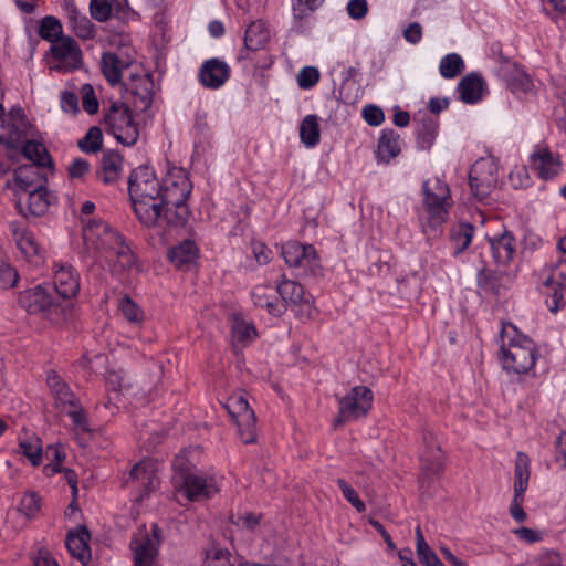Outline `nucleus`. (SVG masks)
Instances as JSON below:
<instances>
[{"label":"nucleus","mask_w":566,"mask_h":566,"mask_svg":"<svg viewBox=\"0 0 566 566\" xmlns=\"http://www.w3.org/2000/svg\"><path fill=\"white\" fill-rule=\"evenodd\" d=\"M129 197L138 220L146 227L158 222L161 186L154 171L148 167L136 168L128 181Z\"/></svg>","instance_id":"nucleus-1"},{"label":"nucleus","mask_w":566,"mask_h":566,"mask_svg":"<svg viewBox=\"0 0 566 566\" xmlns=\"http://www.w3.org/2000/svg\"><path fill=\"white\" fill-rule=\"evenodd\" d=\"M104 124L106 130L125 146L134 145L139 137V128L133 120L128 106L124 103H112L104 115Z\"/></svg>","instance_id":"nucleus-2"},{"label":"nucleus","mask_w":566,"mask_h":566,"mask_svg":"<svg viewBox=\"0 0 566 566\" xmlns=\"http://www.w3.org/2000/svg\"><path fill=\"white\" fill-rule=\"evenodd\" d=\"M120 239L122 237L102 220H91L83 228L86 250L98 254L101 259L108 256L120 243Z\"/></svg>","instance_id":"nucleus-3"},{"label":"nucleus","mask_w":566,"mask_h":566,"mask_svg":"<svg viewBox=\"0 0 566 566\" xmlns=\"http://www.w3.org/2000/svg\"><path fill=\"white\" fill-rule=\"evenodd\" d=\"M46 184V177L42 169L34 164L19 166L13 171V178L8 179L6 188L11 189L15 197V207L21 214H25L23 209L24 195L36 190Z\"/></svg>","instance_id":"nucleus-4"},{"label":"nucleus","mask_w":566,"mask_h":566,"mask_svg":"<svg viewBox=\"0 0 566 566\" xmlns=\"http://www.w3.org/2000/svg\"><path fill=\"white\" fill-rule=\"evenodd\" d=\"M223 407L235 421L241 440L245 444L255 442L256 417L247 398L242 394L232 395L223 402Z\"/></svg>","instance_id":"nucleus-5"},{"label":"nucleus","mask_w":566,"mask_h":566,"mask_svg":"<svg viewBox=\"0 0 566 566\" xmlns=\"http://www.w3.org/2000/svg\"><path fill=\"white\" fill-rule=\"evenodd\" d=\"M371 402L373 392L368 387H354L339 400V412L334 420V427H340L346 422L366 416L371 408Z\"/></svg>","instance_id":"nucleus-6"},{"label":"nucleus","mask_w":566,"mask_h":566,"mask_svg":"<svg viewBox=\"0 0 566 566\" xmlns=\"http://www.w3.org/2000/svg\"><path fill=\"white\" fill-rule=\"evenodd\" d=\"M160 532L159 526L153 524L150 532L144 525L134 533L130 549L134 553L135 566H151L154 564L160 545Z\"/></svg>","instance_id":"nucleus-7"},{"label":"nucleus","mask_w":566,"mask_h":566,"mask_svg":"<svg viewBox=\"0 0 566 566\" xmlns=\"http://www.w3.org/2000/svg\"><path fill=\"white\" fill-rule=\"evenodd\" d=\"M282 255L289 266L300 269L304 275L317 276L322 273L317 252L311 244L287 242L282 248Z\"/></svg>","instance_id":"nucleus-8"},{"label":"nucleus","mask_w":566,"mask_h":566,"mask_svg":"<svg viewBox=\"0 0 566 566\" xmlns=\"http://www.w3.org/2000/svg\"><path fill=\"white\" fill-rule=\"evenodd\" d=\"M424 205L436 222L446 221L451 197L448 185L438 177L429 178L423 184Z\"/></svg>","instance_id":"nucleus-9"},{"label":"nucleus","mask_w":566,"mask_h":566,"mask_svg":"<svg viewBox=\"0 0 566 566\" xmlns=\"http://www.w3.org/2000/svg\"><path fill=\"white\" fill-rule=\"evenodd\" d=\"M471 191L479 200L485 199L497 184V167L490 158H481L470 169Z\"/></svg>","instance_id":"nucleus-10"},{"label":"nucleus","mask_w":566,"mask_h":566,"mask_svg":"<svg viewBox=\"0 0 566 566\" xmlns=\"http://www.w3.org/2000/svg\"><path fill=\"white\" fill-rule=\"evenodd\" d=\"M276 292L282 300L303 319H310L316 310L308 297H305L304 287L292 280H282Z\"/></svg>","instance_id":"nucleus-11"},{"label":"nucleus","mask_w":566,"mask_h":566,"mask_svg":"<svg viewBox=\"0 0 566 566\" xmlns=\"http://www.w3.org/2000/svg\"><path fill=\"white\" fill-rule=\"evenodd\" d=\"M51 52L54 59V64L51 66L53 70L70 72L78 69L82 64L81 50L70 36H63L52 43Z\"/></svg>","instance_id":"nucleus-12"},{"label":"nucleus","mask_w":566,"mask_h":566,"mask_svg":"<svg viewBox=\"0 0 566 566\" xmlns=\"http://www.w3.org/2000/svg\"><path fill=\"white\" fill-rule=\"evenodd\" d=\"M542 285L548 290L549 297L546 300L548 308L557 312L563 301L560 289H566V259L559 260L553 269L544 273Z\"/></svg>","instance_id":"nucleus-13"},{"label":"nucleus","mask_w":566,"mask_h":566,"mask_svg":"<svg viewBox=\"0 0 566 566\" xmlns=\"http://www.w3.org/2000/svg\"><path fill=\"white\" fill-rule=\"evenodd\" d=\"M530 166L542 179H551L558 175L562 161L558 154L545 146H537L530 156Z\"/></svg>","instance_id":"nucleus-14"},{"label":"nucleus","mask_w":566,"mask_h":566,"mask_svg":"<svg viewBox=\"0 0 566 566\" xmlns=\"http://www.w3.org/2000/svg\"><path fill=\"white\" fill-rule=\"evenodd\" d=\"M500 347L502 354H515L516 352H528L534 354L536 346L534 342L520 333L512 324H503L500 334Z\"/></svg>","instance_id":"nucleus-15"},{"label":"nucleus","mask_w":566,"mask_h":566,"mask_svg":"<svg viewBox=\"0 0 566 566\" xmlns=\"http://www.w3.org/2000/svg\"><path fill=\"white\" fill-rule=\"evenodd\" d=\"M133 96V107L137 112H146L153 103V81L148 75H132L129 83H124Z\"/></svg>","instance_id":"nucleus-16"},{"label":"nucleus","mask_w":566,"mask_h":566,"mask_svg":"<svg viewBox=\"0 0 566 566\" xmlns=\"http://www.w3.org/2000/svg\"><path fill=\"white\" fill-rule=\"evenodd\" d=\"M191 188L189 179L184 174H179L174 179L167 181L164 188L161 187L160 207L186 205Z\"/></svg>","instance_id":"nucleus-17"},{"label":"nucleus","mask_w":566,"mask_h":566,"mask_svg":"<svg viewBox=\"0 0 566 566\" xmlns=\"http://www.w3.org/2000/svg\"><path fill=\"white\" fill-rule=\"evenodd\" d=\"M182 488L190 501L207 499L218 492L212 476L207 478L195 473H188L184 476Z\"/></svg>","instance_id":"nucleus-18"},{"label":"nucleus","mask_w":566,"mask_h":566,"mask_svg":"<svg viewBox=\"0 0 566 566\" xmlns=\"http://www.w3.org/2000/svg\"><path fill=\"white\" fill-rule=\"evenodd\" d=\"M230 67L223 61L211 59L206 61L200 69V81L209 88H219L229 78Z\"/></svg>","instance_id":"nucleus-19"},{"label":"nucleus","mask_w":566,"mask_h":566,"mask_svg":"<svg viewBox=\"0 0 566 566\" xmlns=\"http://www.w3.org/2000/svg\"><path fill=\"white\" fill-rule=\"evenodd\" d=\"M54 286L63 298L75 297L80 291V276L70 264L60 265L54 273Z\"/></svg>","instance_id":"nucleus-20"},{"label":"nucleus","mask_w":566,"mask_h":566,"mask_svg":"<svg viewBox=\"0 0 566 566\" xmlns=\"http://www.w3.org/2000/svg\"><path fill=\"white\" fill-rule=\"evenodd\" d=\"M90 537L88 530L82 525L74 531H70L65 541L70 554L83 565H86L91 559Z\"/></svg>","instance_id":"nucleus-21"},{"label":"nucleus","mask_w":566,"mask_h":566,"mask_svg":"<svg viewBox=\"0 0 566 566\" xmlns=\"http://www.w3.org/2000/svg\"><path fill=\"white\" fill-rule=\"evenodd\" d=\"M19 303L31 314L44 313L52 308L56 310L52 305L51 296L41 286H35L21 293Z\"/></svg>","instance_id":"nucleus-22"},{"label":"nucleus","mask_w":566,"mask_h":566,"mask_svg":"<svg viewBox=\"0 0 566 566\" xmlns=\"http://www.w3.org/2000/svg\"><path fill=\"white\" fill-rule=\"evenodd\" d=\"M46 382L51 394L55 398L56 406L62 408V410L74 406V403L78 401L69 385L63 381L55 370L48 371Z\"/></svg>","instance_id":"nucleus-23"},{"label":"nucleus","mask_w":566,"mask_h":566,"mask_svg":"<svg viewBox=\"0 0 566 566\" xmlns=\"http://www.w3.org/2000/svg\"><path fill=\"white\" fill-rule=\"evenodd\" d=\"M501 74L507 87L514 94H525L532 91L533 83L528 75L515 64L506 63L501 69Z\"/></svg>","instance_id":"nucleus-24"},{"label":"nucleus","mask_w":566,"mask_h":566,"mask_svg":"<svg viewBox=\"0 0 566 566\" xmlns=\"http://www.w3.org/2000/svg\"><path fill=\"white\" fill-rule=\"evenodd\" d=\"M104 259L109 264L111 270L116 274L129 272L136 265L135 255L129 247L124 243L123 239H120V243L113 249V252Z\"/></svg>","instance_id":"nucleus-25"},{"label":"nucleus","mask_w":566,"mask_h":566,"mask_svg":"<svg viewBox=\"0 0 566 566\" xmlns=\"http://www.w3.org/2000/svg\"><path fill=\"white\" fill-rule=\"evenodd\" d=\"M156 464L151 460H142L133 467L129 473V479L137 482L148 494L156 486Z\"/></svg>","instance_id":"nucleus-26"},{"label":"nucleus","mask_w":566,"mask_h":566,"mask_svg":"<svg viewBox=\"0 0 566 566\" xmlns=\"http://www.w3.org/2000/svg\"><path fill=\"white\" fill-rule=\"evenodd\" d=\"M198 258L195 242L185 240L169 251V259L179 270H188Z\"/></svg>","instance_id":"nucleus-27"},{"label":"nucleus","mask_w":566,"mask_h":566,"mask_svg":"<svg viewBox=\"0 0 566 566\" xmlns=\"http://www.w3.org/2000/svg\"><path fill=\"white\" fill-rule=\"evenodd\" d=\"M252 297L255 305L265 307L272 315L279 316L284 311V304L273 295V287L270 284H258L252 292Z\"/></svg>","instance_id":"nucleus-28"},{"label":"nucleus","mask_w":566,"mask_h":566,"mask_svg":"<svg viewBox=\"0 0 566 566\" xmlns=\"http://www.w3.org/2000/svg\"><path fill=\"white\" fill-rule=\"evenodd\" d=\"M202 566H247V564L237 562L227 548L211 542L205 549Z\"/></svg>","instance_id":"nucleus-29"},{"label":"nucleus","mask_w":566,"mask_h":566,"mask_svg":"<svg viewBox=\"0 0 566 566\" xmlns=\"http://www.w3.org/2000/svg\"><path fill=\"white\" fill-rule=\"evenodd\" d=\"M49 206L50 198L45 185L23 197L24 216L28 213L31 216H42L48 211Z\"/></svg>","instance_id":"nucleus-30"},{"label":"nucleus","mask_w":566,"mask_h":566,"mask_svg":"<svg viewBox=\"0 0 566 566\" xmlns=\"http://www.w3.org/2000/svg\"><path fill=\"white\" fill-rule=\"evenodd\" d=\"M129 65L115 53H104L101 60V67L104 76L111 85H116L122 80V73Z\"/></svg>","instance_id":"nucleus-31"},{"label":"nucleus","mask_w":566,"mask_h":566,"mask_svg":"<svg viewBox=\"0 0 566 566\" xmlns=\"http://www.w3.org/2000/svg\"><path fill=\"white\" fill-rule=\"evenodd\" d=\"M494 261L497 264L509 263L515 252L514 238L512 234L504 232L497 238L490 239Z\"/></svg>","instance_id":"nucleus-32"},{"label":"nucleus","mask_w":566,"mask_h":566,"mask_svg":"<svg viewBox=\"0 0 566 566\" xmlns=\"http://www.w3.org/2000/svg\"><path fill=\"white\" fill-rule=\"evenodd\" d=\"M158 222L155 226L160 227H180L184 226L189 217L187 205L181 206H161L159 209Z\"/></svg>","instance_id":"nucleus-33"},{"label":"nucleus","mask_w":566,"mask_h":566,"mask_svg":"<svg viewBox=\"0 0 566 566\" xmlns=\"http://www.w3.org/2000/svg\"><path fill=\"white\" fill-rule=\"evenodd\" d=\"M482 78L476 74L465 75L459 83L458 90L464 103H475L482 95Z\"/></svg>","instance_id":"nucleus-34"},{"label":"nucleus","mask_w":566,"mask_h":566,"mask_svg":"<svg viewBox=\"0 0 566 566\" xmlns=\"http://www.w3.org/2000/svg\"><path fill=\"white\" fill-rule=\"evenodd\" d=\"M11 229L17 245L22 254L28 259L36 256L39 253V245L35 242L34 235L28 229L15 223L11 224Z\"/></svg>","instance_id":"nucleus-35"},{"label":"nucleus","mask_w":566,"mask_h":566,"mask_svg":"<svg viewBox=\"0 0 566 566\" xmlns=\"http://www.w3.org/2000/svg\"><path fill=\"white\" fill-rule=\"evenodd\" d=\"M399 136L392 130L384 132L378 140L377 156L380 161L389 163L400 153Z\"/></svg>","instance_id":"nucleus-36"},{"label":"nucleus","mask_w":566,"mask_h":566,"mask_svg":"<svg viewBox=\"0 0 566 566\" xmlns=\"http://www.w3.org/2000/svg\"><path fill=\"white\" fill-rule=\"evenodd\" d=\"M123 158L117 153L104 154L99 178L104 184H112L119 177Z\"/></svg>","instance_id":"nucleus-37"},{"label":"nucleus","mask_w":566,"mask_h":566,"mask_svg":"<svg viewBox=\"0 0 566 566\" xmlns=\"http://www.w3.org/2000/svg\"><path fill=\"white\" fill-rule=\"evenodd\" d=\"M536 356H501L503 369L511 375L528 373L535 365Z\"/></svg>","instance_id":"nucleus-38"},{"label":"nucleus","mask_w":566,"mask_h":566,"mask_svg":"<svg viewBox=\"0 0 566 566\" xmlns=\"http://www.w3.org/2000/svg\"><path fill=\"white\" fill-rule=\"evenodd\" d=\"M269 36L270 34L263 22H252L245 31L244 45L249 50L256 51L266 43Z\"/></svg>","instance_id":"nucleus-39"},{"label":"nucleus","mask_w":566,"mask_h":566,"mask_svg":"<svg viewBox=\"0 0 566 566\" xmlns=\"http://www.w3.org/2000/svg\"><path fill=\"white\" fill-rule=\"evenodd\" d=\"M256 331L254 326L243 319H235L232 327V345L235 349L242 350L244 346L254 339Z\"/></svg>","instance_id":"nucleus-40"},{"label":"nucleus","mask_w":566,"mask_h":566,"mask_svg":"<svg viewBox=\"0 0 566 566\" xmlns=\"http://www.w3.org/2000/svg\"><path fill=\"white\" fill-rule=\"evenodd\" d=\"M514 493H524L530 480V458L524 452H518L515 460Z\"/></svg>","instance_id":"nucleus-41"},{"label":"nucleus","mask_w":566,"mask_h":566,"mask_svg":"<svg viewBox=\"0 0 566 566\" xmlns=\"http://www.w3.org/2000/svg\"><path fill=\"white\" fill-rule=\"evenodd\" d=\"M300 137L307 147H314L319 142V124L316 115H307L301 123Z\"/></svg>","instance_id":"nucleus-42"},{"label":"nucleus","mask_w":566,"mask_h":566,"mask_svg":"<svg viewBox=\"0 0 566 566\" xmlns=\"http://www.w3.org/2000/svg\"><path fill=\"white\" fill-rule=\"evenodd\" d=\"M19 452L25 455L33 467L42 462V441L38 437H31L19 442Z\"/></svg>","instance_id":"nucleus-43"},{"label":"nucleus","mask_w":566,"mask_h":566,"mask_svg":"<svg viewBox=\"0 0 566 566\" xmlns=\"http://www.w3.org/2000/svg\"><path fill=\"white\" fill-rule=\"evenodd\" d=\"M23 155L36 167H44L51 164L50 155L44 146L36 142H27L22 148Z\"/></svg>","instance_id":"nucleus-44"},{"label":"nucleus","mask_w":566,"mask_h":566,"mask_svg":"<svg viewBox=\"0 0 566 566\" xmlns=\"http://www.w3.org/2000/svg\"><path fill=\"white\" fill-rule=\"evenodd\" d=\"M78 147L82 151L87 154L97 153L103 145L102 130L97 126H93L88 129L86 135L78 140Z\"/></svg>","instance_id":"nucleus-45"},{"label":"nucleus","mask_w":566,"mask_h":566,"mask_svg":"<svg viewBox=\"0 0 566 566\" xmlns=\"http://www.w3.org/2000/svg\"><path fill=\"white\" fill-rule=\"evenodd\" d=\"M439 69L443 77L453 78L463 71L464 63L460 55L451 53L441 60Z\"/></svg>","instance_id":"nucleus-46"},{"label":"nucleus","mask_w":566,"mask_h":566,"mask_svg":"<svg viewBox=\"0 0 566 566\" xmlns=\"http://www.w3.org/2000/svg\"><path fill=\"white\" fill-rule=\"evenodd\" d=\"M39 34L43 40L54 43L63 38L62 24L54 17H45L41 22Z\"/></svg>","instance_id":"nucleus-47"},{"label":"nucleus","mask_w":566,"mask_h":566,"mask_svg":"<svg viewBox=\"0 0 566 566\" xmlns=\"http://www.w3.org/2000/svg\"><path fill=\"white\" fill-rule=\"evenodd\" d=\"M18 273L14 268L8 262L2 248L0 247V287H13L18 281Z\"/></svg>","instance_id":"nucleus-48"},{"label":"nucleus","mask_w":566,"mask_h":566,"mask_svg":"<svg viewBox=\"0 0 566 566\" xmlns=\"http://www.w3.org/2000/svg\"><path fill=\"white\" fill-rule=\"evenodd\" d=\"M118 307L128 322L139 324L144 321L143 310L128 295L120 298Z\"/></svg>","instance_id":"nucleus-49"},{"label":"nucleus","mask_w":566,"mask_h":566,"mask_svg":"<svg viewBox=\"0 0 566 566\" xmlns=\"http://www.w3.org/2000/svg\"><path fill=\"white\" fill-rule=\"evenodd\" d=\"M473 227L469 223H462L453 232L452 240L455 243L457 253L463 252L471 243L473 237Z\"/></svg>","instance_id":"nucleus-50"},{"label":"nucleus","mask_w":566,"mask_h":566,"mask_svg":"<svg viewBox=\"0 0 566 566\" xmlns=\"http://www.w3.org/2000/svg\"><path fill=\"white\" fill-rule=\"evenodd\" d=\"M337 485L339 486L344 497L357 510V512L361 513L366 510V505L359 499L357 492L344 479H338Z\"/></svg>","instance_id":"nucleus-51"},{"label":"nucleus","mask_w":566,"mask_h":566,"mask_svg":"<svg viewBox=\"0 0 566 566\" xmlns=\"http://www.w3.org/2000/svg\"><path fill=\"white\" fill-rule=\"evenodd\" d=\"M81 95L84 111H86L88 114H96L99 104L93 86L91 84H84L81 87Z\"/></svg>","instance_id":"nucleus-52"},{"label":"nucleus","mask_w":566,"mask_h":566,"mask_svg":"<svg viewBox=\"0 0 566 566\" xmlns=\"http://www.w3.org/2000/svg\"><path fill=\"white\" fill-rule=\"evenodd\" d=\"M90 10L95 20L104 22L111 17L112 4L108 0H91Z\"/></svg>","instance_id":"nucleus-53"},{"label":"nucleus","mask_w":566,"mask_h":566,"mask_svg":"<svg viewBox=\"0 0 566 566\" xmlns=\"http://www.w3.org/2000/svg\"><path fill=\"white\" fill-rule=\"evenodd\" d=\"M74 33L84 40L92 39L95 34L94 27L87 17L82 15L70 23Z\"/></svg>","instance_id":"nucleus-54"},{"label":"nucleus","mask_w":566,"mask_h":566,"mask_svg":"<svg viewBox=\"0 0 566 566\" xmlns=\"http://www.w3.org/2000/svg\"><path fill=\"white\" fill-rule=\"evenodd\" d=\"M319 80V72L314 66L303 67L297 75V83L301 88H311Z\"/></svg>","instance_id":"nucleus-55"},{"label":"nucleus","mask_w":566,"mask_h":566,"mask_svg":"<svg viewBox=\"0 0 566 566\" xmlns=\"http://www.w3.org/2000/svg\"><path fill=\"white\" fill-rule=\"evenodd\" d=\"M65 412L72 418L73 424L82 431H88L87 419L78 401L74 406L67 407Z\"/></svg>","instance_id":"nucleus-56"},{"label":"nucleus","mask_w":566,"mask_h":566,"mask_svg":"<svg viewBox=\"0 0 566 566\" xmlns=\"http://www.w3.org/2000/svg\"><path fill=\"white\" fill-rule=\"evenodd\" d=\"M319 2L312 3L311 0H295L293 3V14L297 20L308 17L318 7Z\"/></svg>","instance_id":"nucleus-57"},{"label":"nucleus","mask_w":566,"mask_h":566,"mask_svg":"<svg viewBox=\"0 0 566 566\" xmlns=\"http://www.w3.org/2000/svg\"><path fill=\"white\" fill-rule=\"evenodd\" d=\"M40 497L35 493L25 494L20 503V511L31 517L40 510Z\"/></svg>","instance_id":"nucleus-58"},{"label":"nucleus","mask_w":566,"mask_h":566,"mask_svg":"<svg viewBox=\"0 0 566 566\" xmlns=\"http://www.w3.org/2000/svg\"><path fill=\"white\" fill-rule=\"evenodd\" d=\"M46 455H52L55 463H49L44 470L49 473H56L62 471L60 463L65 459V453L60 446H50L46 450Z\"/></svg>","instance_id":"nucleus-59"},{"label":"nucleus","mask_w":566,"mask_h":566,"mask_svg":"<svg viewBox=\"0 0 566 566\" xmlns=\"http://www.w3.org/2000/svg\"><path fill=\"white\" fill-rule=\"evenodd\" d=\"M90 171V164L82 158L74 159L67 167L71 179H83Z\"/></svg>","instance_id":"nucleus-60"},{"label":"nucleus","mask_w":566,"mask_h":566,"mask_svg":"<svg viewBox=\"0 0 566 566\" xmlns=\"http://www.w3.org/2000/svg\"><path fill=\"white\" fill-rule=\"evenodd\" d=\"M363 116H364V119L369 125H373V126L380 125L385 119L382 109L375 105L365 106L363 109Z\"/></svg>","instance_id":"nucleus-61"},{"label":"nucleus","mask_w":566,"mask_h":566,"mask_svg":"<svg viewBox=\"0 0 566 566\" xmlns=\"http://www.w3.org/2000/svg\"><path fill=\"white\" fill-rule=\"evenodd\" d=\"M524 501V493H514L513 500L510 505V514L516 522H524L527 517L522 503Z\"/></svg>","instance_id":"nucleus-62"},{"label":"nucleus","mask_w":566,"mask_h":566,"mask_svg":"<svg viewBox=\"0 0 566 566\" xmlns=\"http://www.w3.org/2000/svg\"><path fill=\"white\" fill-rule=\"evenodd\" d=\"M368 11L366 0H350L347 4V12L350 18L359 20L363 19Z\"/></svg>","instance_id":"nucleus-63"},{"label":"nucleus","mask_w":566,"mask_h":566,"mask_svg":"<svg viewBox=\"0 0 566 566\" xmlns=\"http://www.w3.org/2000/svg\"><path fill=\"white\" fill-rule=\"evenodd\" d=\"M417 553L420 560L423 562L427 566H444L428 544L427 547L423 548L417 547Z\"/></svg>","instance_id":"nucleus-64"}]
</instances>
